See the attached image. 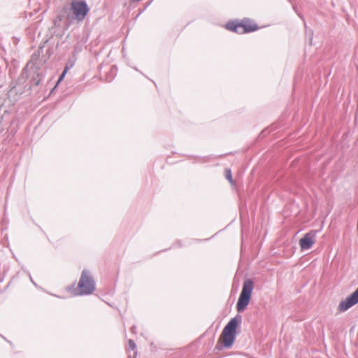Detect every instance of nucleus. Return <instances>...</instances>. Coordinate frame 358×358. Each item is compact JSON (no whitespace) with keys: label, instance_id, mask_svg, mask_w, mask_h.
<instances>
[{"label":"nucleus","instance_id":"obj_1","mask_svg":"<svg viewBox=\"0 0 358 358\" xmlns=\"http://www.w3.org/2000/svg\"><path fill=\"white\" fill-rule=\"evenodd\" d=\"M78 292L74 295H89L95 289V282L90 272L84 269L78 283Z\"/></svg>","mask_w":358,"mask_h":358},{"label":"nucleus","instance_id":"obj_2","mask_svg":"<svg viewBox=\"0 0 358 358\" xmlns=\"http://www.w3.org/2000/svg\"><path fill=\"white\" fill-rule=\"evenodd\" d=\"M240 322L241 319L234 317L224 327L222 333L224 347L230 348L233 345L236 338V330Z\"/></svg>","mask_w":358,"mask_h":358},{"label":"nucleus","instance_id":"obj_3","mask_svg":"<svg viewBox=\"0 0 358 358\" xmlns=\"http://www.w3.org/2000/svg\"><path fill=\"white\" fill-rule=\"evenodd\" d=\"M253 290V282L247 280L244 282L243 288L238 298L236 308L238 312L243 311L250 302L251 294Z\"/></svg>","mask_w":358,"mask_h":358},{"label":"nucleus","instance_id":"obj_4","mask_svg":"<svg viewBox=\"0 0 358 358\" xmlns=\"http://www.w3.org/2000/svg\"><path fill=\"white\" fill-rule=\"evenodd\" d=\"M222 27L228 31L239 34L252 32L264 27H259L257 24H222Z\"/></svg>","mask_w":358,"mask_h":358},{"label":"nucleus","instance_id":"obj_5","mask_svg":"<svg viewBox=\"0 0 358 358\" xmlns=\"http://www.w3.org/2000/svg\"><path fill=\"white\" fill-rule=\"evenodd\" d=\"M358 303V287L345 300L342 301L338 306V309L341 312L346 311L352 306Z\"/></svg>","mask_w":358,"mask_h":358},{"label":"nucleus","instance_id":"obj_6","mask_svg":"<svg viewBox=\"0 0 358 358\" xmlns=\"http://www.w3.org/2000/svg\"><path fill=\"white\" fill-rule=\"evenodd\" d=\"M72 10L78 20H82L86 15L88 8L87 5L80 1H73L72 3Z\"/></svg>","mask_w":358,"mask_h":358},{"label":"nucleus","instance_id":"obj_7","mask_svg":"<svg viewBox=\"0 0 358 358\" xmlns=\"http://www.w3.org/2000/svg\"><path fill=\"white\" fill-rule=\"evenodd\" d=\"M316 231H311L304 235L299 241L301 250H308L313 245L315 240Z\"/></svg>","mask_w":358,"mask_h":358},{"label":"nucleus","instance_id":"obj_8","mask_svg":"<svg viewBox=\"0 0 358 358\" xmlns=\"http://www.w3.org/2000/svg\"><path fill=\"white\" fill-rule=\"evenodd\" d=\"M225 176L226 178L229 181L231 184H233L234 181L232 179V174L230 169H226L225 170Z\"/></svg>","mask_w":358,"mask_h":358},{"label":"nucleus","instance_id":"obj_9","mask_svg":"<svg viewBox=\"0 0 358 358\" xmlns=\"http://www.w3.org/2000/svg\"><path fill=\"white\" fill-rule=\"evenodd\" d=\"M69 70V68L68 66H66L64 71L62 72V73L61 74V76H59L58 80H57V85L64 79L66 73H67Z\"/></svg>","mask_w":358,"mask_h":358},{"label":"nucleus","instance_id":"obj_10","mask_svg":"<svg viewBox=\"0 0 358 358\" xmlns=\"http://www.w3.org/2000/svg\"><path fill=\"white\" fill-rule=\"evenodd\" d=\"M128 344H129V348L131 350H134L136 348V345L134 343V341L131 339H129L128 341Z\"/></svg>","mask_w":358,"mask_h":358}]
</instances>
